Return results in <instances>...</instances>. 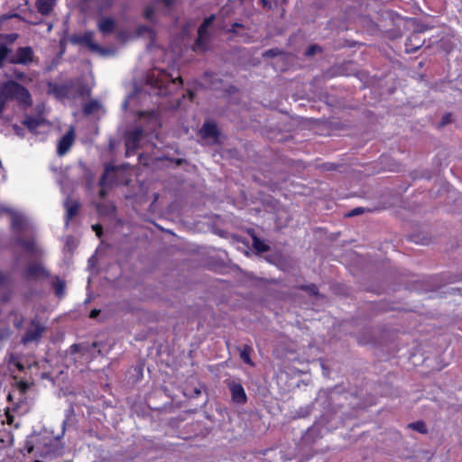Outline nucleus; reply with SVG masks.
<instances>
[{"label": "nucleus", "mask_w": 462, "mask_h": 462, "mask_svg": "<svg viewBox=\"0 0 462 462\" xmlns=\"http://www.w3.org/2000/svg\"><path fill=\"white\" fill-rule=\"evenodd\" d=\"M199 134L201 138L208 143H215L217 142L218 133L217 125L214 123L206 122L200 129Z\"/></svg>", "instance_id": "nucleus-13"}, {"label": "nucleus", "mask_w": 462, "mask_h": 462, "mask_svg": "<svg viewBox=\"0 0 462 462\" xmlns=\"http://www.w3.org/2000/svg\"><path fill=\"white\" fill-rule=\"evenodd\" d=\"M151 94L156 96H167L172 94L182 85L181 78L169 74L163 69H152L146 78Z\"/></svg>", "instance_id": "nucleus-2"}, {"label": "nucleus", "mask_w": 462, "mask_h": 462, "mask_svg": "<svg viewBox=\"0 0 462 462\" xmlns=\"http://www.w3.org/2000/svg\"><path fill=\"white\" fill-rule=\"evenodd\" d=\"M7 214L11 217L12 230L14 234V247L30 256H37L41 249L37 246L32 238H24V235L29 232L32 226L27 217L6 205H0V216Z\"/></svg>", "instance_id": "nucleus-1"}, {"label": "nucleus", "mask_w": 462, "mask_h": 462, "mask_svg": "<svg viewBox=\"0 0 462 462\" xmlns=\"http://www.w3.org/2000/svg\"><path fill=\"white\" fill-rule=\"evenodd\" d=\"M227 386L231 393L232 401L236 403L244 404L246 402V394L240 383L229 381Z\"/></svg>", "instance_id": "nucleus-9"}, {"label": "nucleus", "mask_w": 462, "mask_h": 462, "mask_svg": "<svg viewBox=\"0 0 462 462\" xmlns=\"http://www.w3.org/2000/svg\"><path fill=\"white\" fill-rule=\"evenodd\" d=\"M93 230L96 232L97 236L100 237L102 233V226L99 225H95L92 226Z\"/></svg>", "instance_id": "nucleus-33"}, {"label": "nucleus", "mask_w": 462, "mask_h": 462, "mask_svg": "<svg viewBox=\"0 0 462 462\" xmlns=\"http://www.w3.org/2000/svg\"><path fill=\"white\" fill-rule=\"evenodd\" d=\"M71 42L74 43L85 44L89 51L92 52L98 53L100 55H107L110 53V51L107 49H104L99 44L94 42V32H86L80 35H75L71 38Z\"/></svg>", "instance_id": "nucleus-4"}, {"label": "nucleus", "mask_w": 462, "mask_h": 462, "mask_svg": "<svg viewBox=\"0 0 462 462\" xmlns=\"http://www.w3.org/2000/svg\"><path fill=\"white\" fill-rule=\"evenodd\" d=\"M122 169H119V168H116V167H114L112 166L111 164H107L105 168V171H104V174L100 180V186H101V190H100V194L101 196H105V188L107 186V185H110L112 183H123L125 182V180H118V175L120 173H122ZM127 181V180H125V182Z\"/></svg>", "instance_id": "nucleus-5"}, {"label": "nucleus", "mask_w": 462, "mask_h": 462, "mask_svg": "<svg viewBox=\"0 0 462 462\" xmlns=\"http://www.w3.org/2000/svg\"><path fill=\"white\" fill-rule=\"evenodd\" d=\"M177 0H156L152 6L145 9L144 16L148 20H152L153 14L156 12H162L166 14Z\"/></svg>", "instance_id": "nucleus-7"}, {"label": "nucleus", "mask_w": 462, "mask_h": 462, "mask_svg": "<svg viewBox=\"0 0 462 462\" xmlns=\"http://www.w3.org/2000/svg\"><path fill=\"white\" fill-rule=\"evenodd\" d=\"M75 140L74 129L71 127L59 141L57 153L60 156L69 152Z\"/></svg>", "instance_id": "nucleus-10"}, {"label": "nucleus", "mask_w": 462, "mask_h": 462, "mask_svg": "<svg viewBox=\"0 0 462 462\" xmlns=\"http://www.w3.org/2000/svg\"><path fill=\"white\" fill-rule=\"evenodd\" d=\"M65 208L67 210L65 224H66V226H68L69 219L77 214L79 208V204L76 200L67 199L65 202Z\"/></svg>", "instance_id": "nucleus-18"}, {"label": "nucleus", "mask_w": 462, "mask_h": 462, "mask_svg": "<svg viewBox=\"0 0 462 462\" xmlns=\"http://www.w3.org/2000/svg\"><path fill=\"white\" fill-rule=\"evenodd\" d=\"M317 51H320V48L317 45H313V46H310L307 51H306V54L308 56H311L313 54H315Z\"/></svg>", "instance_id": "nucleus-28"}, {"label": "nucleus", "mask_w": 462, "mask_h": 462, "mask_svg": "<svg viewBox=\"0 0 462 462\" xmlns=\"http://www.w3.org/2000/svg\"><path fill=\"white\" fill-rule=\"evenodd\" d=\"M4 422H6L8 425H12L14 423V416L9 412H6L5 420H4Z\"/></svg>", "instance_id": "nucleus-31"}, {"label": "nucleus", "mask_w": 462, "mask_h": 462, "mask_svg": "<svg viewBox=\"0 0 462 462\" xmlns=\"http://www.w3.org/2000/svg\"><path fill=\"white\" fill-rule=\"evenodd\" d=\"M9 90H13V100H15L18 106L23 109H27L32 105V95L27 88L14 81L9 84Z\"/></svg>", "instance_id": "nucleus-3"}, {"label": "nucleus", "mask_w": 462, "mask_h": 462, "mask_svg": "<svg viewBox=\"0 0 462 462\" xmlns=\"http://www.w3.org/2000/svg\"><path fill=\"white\" fill-rule=\"evenodd\" d=\"M308 291H310V294H313V295L318 293V288L314 284L310 285L308 287Z\"/></svg>", "instance_id": "nucleus-34"}, {"label": "nucleus", "mask_w": 462, "mask_h": 462, "mask_svg": "<svg viewBox=\"0 0 462 462\" xmlns=\"http://www.w3.org/2000/svg\"><path fill=\"white\" fill-rule=\"evenodd\" d=\"M253 245H254V247L258 251V252H266L268 250V246L263 242L261 241L260 239H258L257 237H254L253 239Z\"/></svg>", "instance_id": "nucleus-25"}, {"label": "nucleus", "mask_w": 462, "mask_h": 462, "mask_svg": "<svg viewBox=\"0 0 462 462\" xmlns=\"http://www.w3.org/2000/svg\"><path fill=\"white\" fill-rule=\"evenodd\" d=\"M44 270L39 263L31 264L27 268V275L30 277H37L43 274Z\"/></svg>", "instance_id": "nucleus-20"}, {"label": "nucleus", "mask_w": 462, "mask_h": 462, "mask_svg": "<svg viewBox=\"0 0 462 462\" xmlns=\"http://www.w3.org/2000/svg\"><path fill=\"white\" fill-rule=\"evenodd\" d=\"M116 28V21L111 17H101L97 21V29L103 34H110L114 32Z\"/></svg>", "instance_id": "nucleus-16"}, {"label": "nucleus", "mask_w": 462, "mask_h": 462, "mask_svg": "<svg viewBox=\"0 0 462 462\" xmlns=\"http://www.w3.org/2000/svg\"><path fill=\"white\" fill-rule=\"evenodd\" d=\"M23 125L32 133H37V129L44 125V121L40 118H33L31 116L23 120Z\"/></svg>", "instance_id": "nucleus-19"}, {"label": "nucleus", "mask_w": 462, "mask_h": 462, "mask_svg": "<svg viewBox=\"0 0 462 462\" xmlns=\"http://www.w3.org/2000/svg\"><path fill=\"white\" fill-rule=\"evenodd\" d=\"M44 331V327H42L39 322L32 321L23 337V343L32 342L40 338Z\"/></svg>", "instance_id": "nucleus-14"}, {"label": "nucleus", "mask_w": 462, "mask_h": 462, "mask_svg": "<svg viewBox=\"0 0 462 462\" xmlns=\"http://www.w3.org/2000/svg\"><path fill=\"white\" fill-rule=\"evenodd\" d=\"M265 55H273V51L269 50L268 51L265 52Z\"/></svg>", "instance_id": "nucleus-43"}, {"label": "nucleus", "mask_w": 462, "mask_h": 462, "mask_svg": "<svg viewBox=\"0 0 462 462\" xmlns=\"http://www.w3.org/2000/svg\"><path fill=\"white\" fill-rule=\"evenodd\" d=\"M99 313V310H93L91 312H90V318H96Z\"/></svg>", "instance_id": "nucleus-36"}, {"label": "nucleus", "mask_w": 462, "mask_h": 462, "mask_svg": "<svg viewBox=\"0 0 462 462\" xmlns=\"http://www.w3.org/2000/svg\"><path fill=\"white\" fill-rule=\"evenodd\" d=\"M14 77L17 79L23 80V81L27 79V76L24 75L23 72H16V71H14Z\"/></svg>", "instance_id": "nucleus-32"}, {"label": "nucleus", "mask_w": 462, "mask_h": 462, "mask_svg": "<svg viewBox=\"0 0 462 462\" xmlns=\"http://www.w3.org/2000/svg\"><path fill=\"white\" fill-rule=\"evenodd\" d=\"M112 2H113L112 0H106V3L101 5V8L102 9L108 8L109 6L112 5Z\"/></svg>", "instance_id": "nucleus-35"}, {"label": "nucleus", "mask_w": 462, "mask_h": 462, "mask_svg": "<svg viewBox=\"0 0 462 462\" xmlns=\"http://www.w3.org/2000/svg\"><path fill=\"white\" fill-rule=\"evenodd\" d=\"M117 37H118V39H119L120 41H124V37H123V33H122V32H120V33L117 35Z\"/></svg>", "instance_id": "nucleus-42"}, {"label": "nucleus", "mask_w": 462, "mask_h": 462, "mask_svg": "<svg viewBox=\"0 0 462 462\" xmlns=\"http://www.w3.org/2000/svg\"><path fill=\"white\" fill-rule=\"evenodd\" d=\"M260 1L262 3L263 6H266L268 4V2L266 0H260Z\"/></svg>", "instance_id": "nucleus-41"}, {"label": "nucleus", "mask_w": 462, "mask_h": 462, "mask_svg": "<svg viewBox=\"0 0 462 462\" xmlns=\"http://www.w3.org/2000/svg\"><path fill=\"white\" fill-rule=\"evenodd\" d=\"M363 212H364V208H356L353 210H351L347 214V216H349V217L357 216V215H359V214H361Z\"/></svg>", "instance_id": "nucleus-29"}, {"label": "nucleus", "mask_w": 462, "mask_h": 462, "mask_svg": "<svg viewBox=\"0 0 462 462\" xmlns=\"http://www.w3.org/2000/svg\"><path fill=\"white\" fill-rule=\"evenodd\" d=\"M215 19L214 15H211L205 19L203 23L200 25V27L198 30V39L196 42V46L199 49H204L205 43L208 38V30L211 26L213 21Z\"/></svg>", "instance_id": "nucleus-12"}, {"label": "nucleus", "mask_w": 462, "mask_h": 462, "mask_svg": "<svg viewBox=\"0 0 462 462\" xmlns=\"http://www.w3.org/2000/svg\"><path fill=\"white\" fill-rule=\"evenodd\" d=\"M8 38L10 39L11 42H13L17 38V34H10L8 35Z\"/></svg>", "instance_id": "nucleus-37"}, {"label": "nucleus", "mask_w": 462, "mask_h": 462, "mask_svg": "<svg viewBox=\"0 0 462 462\" xmlns=\"http://www.w3.org/2000/svg\"><path fill=\"white\" fill-rule=\"evenodd\" d=\"M409 428L420 432V433H426L427 432V429H426V425L424 422L422 421H416V422H412V423H410L408 425Z\"/></svg>", "instance_id": "nucleus-22"}, {"label": "nucleus", "mask_w": 462, "mask_h": 462, "mask_svg": "<svg viewBox=\"0 0 462 462\" xmlns=\"http://www.w3.org/2000/svg\"><path fill=\"white\" fill-rule=\"evenodd\" d=\"M10 49L5 45H0V68L4 65L5 61L8 59Z\"/></svg>", "instance_id": "nucleus-24"}, {"label": "nucleus", "mask_w": 462, "mask_h": 462, "mask_svg": "<svg viewBox=\"0 0 462 462\" xmlns=\"http://www.w3.org/2000/svg\"><path fill=\"white\" fill-rule=\"evenodd\" d=\"M100 107V105L97 101L92 100L87 104H85L83 107V111L86 115H90L96 112Z\"/></svg>", "instance_id": "nucleus-21"}, {"label": "nucleus", "mask_w": 462, "mask_h": 462, "mask_svg": "<svg viewBox=\"0 0 462 462\" xmlns=\"http://www.w3.org/2000/svg\"><path fill=\"white\" fill-rule=\"evenodd\" d=\"M53 287L57 296L61 297L64 294L65 283L62 281H55L53 282Z\"/></svg>", "instance_id": "nucleus-23"}, {"label": "nucleus", "mask_w": 462, "mask_h": 462, "mask_svg": "<svg viewBox=\"0 0 462 462\" xmlns=\"http://www.w3.org/2000/svg\"><path fill=\"white\" fill-rule=\"evenodd\" d=\"M32 50L31 47H21L17 50L15 56L11 57V63L26 65L32 60Z\"/></svg>", "instance_id": "nucleus-11"}, {"label": "nucleus", "mask_w": 462, "mask_h": 462, "mask_svg": "<svg viewBox=\"0 0 462 462\" xmlns=\"http://www.w3.org/2000/svg\"><path fill=\"white\" fill-rule=\"evenodd\" d=\"M35 5L39 13L42 15H47L52 11L55 0H36Z\"/></svg>", "instance_id": "nucleus-17"}, {"label": "nucleus", "mask_w": 462, "mask_h": 462, "mask_svg": "<svg viewBox=\"0 0 462 462\" xmlns=\"http://www.w3.org/2000/svg\"><path fill=\"white\" fill-rule=\"evenodd\" d=\"M143 131L142 129L137 128L134 131L127 134L125 139L126 156H131L134 153L136 148L138 147L139 140L143 135Z\"/></svg>", "instance_id": "nucleus-8"}, {"label": "nucleus", "mask_w": 462, "mask_h": 462, "mask_svg": "<svg viewBox=\"0 0 462 462\" xmlns=\"http://www.w3.org/2000/svg\"><path fill=\"white\" fill-rule=\"evenodd\" d=\"M65 421L62 423V430L60 435H58L54 439L49 440L48 442H44L43 448L42 453L44 457H57L61 455L63 446L61 445L60 439L65 433Z\"/></svg>", "instance_id": "nucleus-6"}, {"label": "nucleus", "mask_w": 462, "mask_h": 462, "mask_svg": "<svg viewBox=\"0 0 462 462\" xmlns=\"http://www.w3.org/2000/svg\"><path fill=\"white\" fill-rule=\"evenodd\" d=\"M144 33H147L148 36L152 39L153 36H154V33L147 26H139L137 28V35L138 36H142V35H144Z\"/></svg>", "instance_id": "nucleus-26"}, {"label": "nucleus", "mask_w": 462, "mask_h": 462, "mask_svg": "<svg viewBox=\"0 0 462 462\" xmlns=\"http://www.w3.org/2000/svg\"><path fill=\"white\" fill-rule=\"evenodd\" d=\"M241 28H243L242 24L235 23L232 24V27L228 30V32L236 33V34H237V35H239L241 37H244V34H242V33L240 34L238 32V29H241Z\"/></svg>", "instance_id": "nucleus-27"}, {"label": "nucleus", "mask_w": 462, "mask_h": 462, "mask_svg": "<svg viewBox=\"0 0 462 462\" xmlns=\"http://www.w3.org/2000/svg\"><path fill=\"white\" fill-rule=\"evenodd\" d=\"M14 83V80H7L0 85V113L5 110V105L9 100H13V90H9V84Z\"/></svg>", "instance_id": "nucleus-15"}, {"label": "nucleus", "mask_w": 462, "mask_h": 462, "mask_svg": "<svg viewBox=\"0 0 462 462\" xmlns=\"http://www.w3.org/2000/svg\"><path fill=\"white\" fill-rule=\"evenodd\" d=\"M449 117H450V115L446 116L443 118V124H447L448 122H449Z\"/></svg>", "instance_id": "nucleus-38"}, {"label": "nucleus", "mask_w": 462, "mask_h": 462, "mask_svg": "<svg viewBox=\"0 0 462 462\" xmlns=\"http://www.w3.org/2000/svg\"><path fill=\"white\" fill-rule=\"evenodd\" d=\"M9 300V294L5 293L3 297V301H7Z\"/></svg>", "instance_id": "nucleus-39"}, {"label": "nucleus", "mask_w": 462, "mask_h": 462, "mask_svg": "<svg viewBox=\"0 0 462 462\" xmlns=\"http://www.w3.org/2000/svg\"><path fill=\"white\" fill-rule=\"evenodd\" d=\"M4 285V277L2 274H0V286L2 287Z\"/></svg>", "instance_id": "nucleus-40"}, {"label": "nucleus", "mask_w": 462, "mask_h": 462, "mask_svg": "<svg viewBox=\"0 0 462 462\" xmlns=\"http://www.w3.org/2000/svg\"><path fill=\"white\" fill-rule=\"evenodd\" d=\"M241 358L244 360L245 363L252 365L250 356H249V355H248V353L246 351H243L241 353Z\"/></svg>", "instance_id": "nucleus-30"}]
</instances>
